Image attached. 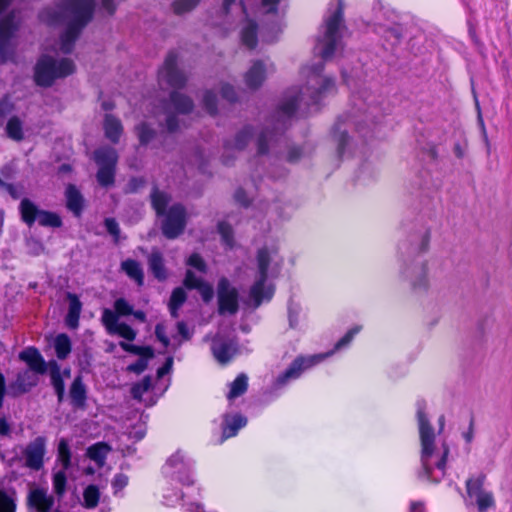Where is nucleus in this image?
I'll use <instances>...</instances> for the list:
<instances>
[{
  "instance_id": "1",
  "label": "nucleus",
  "mask_w": 512,
  "mask_h": 512,
  "mask_svg": "<svg viewBox=\"0 0 512 512\" xmlns=\"http://www.w3.org/2000/svg\"><path fill=\"white\" fill-rule=\"evenodd\" d=\"M324 63L321 61L308 68L307 84L303 87L288 89L275 111L267 119L265 126L256 138V157L267 156L269 159L280 160L282 143L287 148L285 160L295 164L307 153L306 146L287 145L285 131L291 126L295 113L301 103L307 107L317 105L323 97L334 91L335 81L331 77H323Z\"/></svg>"
},
{
  "instance_id": "2",
  "label": "nucleus",
  "mask_w": 512,
  "mask_h": 512,
  "mask_svg": "<svg viewBox=\"0 0 512 512\" xmlns=\"http://www.w3.org/2000/svg\"><path fill=\"white\" fill-rule=\"evenodd\" d=\"M95 0H59L53 6L42 9L38 18L49 26L66 24L60 36V49L70 54L82 30L92 20Z\"/></svg>"
},
{
  "instance_id": "3",
  "label": "nucleus",
  "mask_w": 512,
  "mask_h": 512,
  "mask_svg": "<svg viewBox=\"0 0 512 512\" xmlns=\"http://www.w3.org/2000/svg\"><path fill=\"white\" fill-rule=\"evenodd\" d=\"M352 108L348 115L340 116L333 127V138L337 143V154L341 158L349 145L350 137L344 125H353L363 136L367 137L371 125H375L383 116L380 96L364 89L352 95Z\"/></svg>"
},
{
  "instance_id": "4",
  "label": "nucleus",
  "mask_w": 512,
  "mask_h": 512,
  "mask_svg": "<svg viewBox=\"0 0 512 512\" xmlns=\"http://www.w3.org/2000/svg\"><path fill=\"white\" fill-rule=\"evenodd\" d=\"M430 236L428 227L418 225L398 245L402 260L401 275L409 281L415 292L426 291L428 288L427 264L415 257L428 250Z\"/></svg>"
},
{
  "instance_id": "5",
  "label": "nucleus",
  "mask_w": 512,
  "mask_h": 512,
  "mask_svg": "<svg viewBox=\"0 0 512 512\" xmlns=\"http://www.w3.org/2000/svg\"><path fill=\"white\" fill-rule=\"evenodd\" d=\"M417 420L419 426V435L421 441V469L418 472V478L437 483L445 475L446 460L449 454V448L443 444L441 454L435 453V433L434 429L425 413L426 401L418 399L416 402Z\"/></svg>"
},
{
  "instance_id": "6",
  "label": "nucleus",
  "mask_w": 512,
  "mask_h": 512,
  "mask_svg": "<svg viewBox=\"0 0 512 512\" xmlns=\"http://www.w3.org/2000/svg\"><path fill=\"white\" fill-rule=\"evenodd\" d=\"M258 276L251 286L249 296L254 302V308L259 307L263 301H269L273 294L272 286H265L269 277H277L283 266V258L279 255L276 247L264 246L257 251L256 255Z\"/></svg>"
},
{
  "instance_id": "7",
  "label": "nucleus",
  "mask_w": 512,
  "mask_h": 512,
  "mask_svg": "<svg viewBox=\"0 0 512 512\" xmlns=\"http://www.w3.org/2000/svg\"><path fill=\"white\" fill-rule=\"evenodd\" d=\"M344 26V4L342 0H338L336 10L329 15L322 26L323 31L317 37L314 47L323 61L331 59L338 51L343 49L342 29Z\"/></svg>"
},
{
  "instance_id": "8",
  "label": "nucleus",
  "mask_w": 512,
  "mask_h": 512,
  "mask_svg": "<svg viewBox=\"0 0 512 512\" xmlns=\"http://www.w3.org/2000/svg\"><path fill=\"white\" fill-rule=\"evenodd\" d=\"M359 331L360 327L350 329L339 341H337L334 349L328 353L310 357L298 356L295 358L289 367L277 377L275 387L277 389L284 387L289 381L299 378L305 370L313 367L324 358L332 355L335 351L347 347Z\"/></svg>"
},
{
  "instance_id": "9",
  "label": "nucleus",
  "mask_w": 512,
  "mask_h": 512,
  "mask_svg": "<svg viewBox=\"0 0 512 512\" xmlns=\"http://www.w3.org/2000/svg\"><path fill=\"white\" fill-rule=\"evenodd\" d=\"M75 72V64L69 58L55 59L50 55H41L34 67V81L37 86L51 87L57 79L65 78Z\"/></svg>"
},
{
  "instance_id": "10",
  "label": "nucleus",
  "mask_w": 512,
  "mask_h": 512,
  "mask_svg": "<svg viewBox=\"0 0 512 512\" xmlns=\"http://www.w3.org/2000/svg\"><path fill=\"white\" fill-rule=\"evenodd\" d=\"M21 19L15 11L9 12L0 21V59L2 62H14L16 58L17 33Z\"/></svg>"
},
{
  "instance_id": "11",
  "label": "nucleus",
  "mask_w": 512,
  "mask_h": 512,
  "mask_svg": "<svg viewBox=\"0 0 512 512\" xmlns=\"http://www.w3.org/2000/svg\"><path fill=\"white\" fill-rule=\"evenodd\" d=\"M21 220L29 227L36 221L42 227L60 228L63 225L61 217L52 211L40 209L29 198H23L19 204Z\"/></svg>"
},
{
  "instance_id": "12",
  "label": "nucleus",
  "mask_w": 512,
  "mask_h": 512,
  "mask_svg": "<svg viewBox=\"0 0 512 512\" xmlns=\"http://www.w3.org/2000/svg\"><path fill=\"white\" fill-rule=\"evenodd\" d=\"M161 232L167 239H176L183 234L187 225V211L183 204L171 205L167 212L161 215Z\"/></svg>"
},
{
  "instance_id": "13",
  "label": "nucleus",
  "mask_w": 512,
  "mask_h": 512,
  "mask_svg": "<svg viewBox=\"0 0 512 512\" xmlns=\"http://www.w3.org/2000/svg\"><path fill=\"white\" fill-rule=\"evenodd\" d=\"M193 464L190 458H187L181 450H178L167 460L164 472L183 485H192L194 483Z\"/></svg>"
},
{
  "instance_id": "14",
  "label": "nucleus",
  "mask_w": 512,
  "mask_h": 512,
  "mask_svg": "<svg viewBox=\"0 0 512 512\" xmlns=\"http://www.w3.org/2000/svg\"><path fill=\"white\" fill-rule=\"evenodd\" d=\"M178 54L171 50L168 52L162 67L158 71L160 82H165L174 89H182L187 83L186 73L178 66Z\"/></svg>"
},
{
  "instance_id": "15",
  "label": "nucleus",
  "mask_w": 512,
  "mask_h": 512,
  "mask_svg": "<svg viewBox=\"0 0 512 512\" xmlns=\"http://www.w3.org/2000/svg\"><path fill=\"white\" fill-rule=\"evenodd\" d=\"M218 313L234 315L239 310V292L229 279L221 277L217 283Z\"/></svg>"
},
{
  "instance_id": "16",
  "label": "nucleus",
  "mask_w": 512,
  "mask_h": 512,
  "mask_svg": "<svg viewBox=\"0 0 512 512\" xmlns=\"http://www.w3.org/2000/svg\"><path fill=\"white\" fill-rule=\"evenodd\" d=\"M47 452V439L37 436L22 450L25 467L33 471H39L44 467V458Z\"/></svg>"
},
{
  "instance_id": "17",
  "label": "nucleus",
  "mask_w": 512,
  "mask_h": 512,
  "mask_svg": "<svg viewBox=\"0 0 512 512\" xmlns=\"http://www.w3.org/2000/svg\"><path fill=\"white\" fill-rule=\"evenodd\" d=\"M254 134V128L252 125H245L239 130L233 139H227L224 141L223 146L225 149L222 155V163L229 166L233 163L235 156L231 155V151H242L249 144Z\"/></svg>"
},
{
  "instance_id": "18",
  "label": "nucleus",
  "mask_w": 512,
  "mask_h": 512,
  "mask_svg": "<svg viewBox=\"0 0 512 512\" xmlns=\"http://www.w3.org/2000/svg\"><path fill=\"white\" fill-rule=\"evenodd\" d=\"M211 352L220 364H227L237 354L238 342L235 338L216 335L212 339Z\"/></svg>"
},
{
  "instance_id": "19",
  "label": "nucleus",
  "mask_w": 512,
  "mask_h": 512,
  "mask_svg": "<svg viewBox=\"0 0 512 512\" xmlns=\"http://www.w3.org/2000/svg\"><path fill=\"white\" fill-rule=\"evenodd\" d=\"M54 503V497L49 495L46 489L35 487L29 490L27 495L28 509L35 512H50Z\"/></svg>"
},
{
  "instance_id": "20",
  "label": "nucleus",
  "mask_w": 512,
  "mask_h": 512,
  "mask_svg": "<svg viewBox=\"0 0 512 512\" xmlns=\"http://www.w3.org/2000/svg\"><path fill=\"white\" fill-rule=\"evenodd\" d=\"M37 373L32 370H24L17 374L16 380L9 386V394L13 397L29 392L38 384Z\"/></svg>"
},
{
  "instance_id": "21",
  "label": "nucleus",
  "mask_w": 512,
  "mask_h": 512,
  "mask_svg": "<svg viewBox=\"0 0 512 512\" xmlns=\"http://www.w3.org/2000/svg\"><path fill=\"white\" fill-rule=\"evenodd\" d=\"M19 359L24 361L28 366V370H32L37 374H45L47 372V368L49 367V363L47 364L39 352V350L35 347H28L19 353Z\"/></svg>"
},
{
  "instance_id": "22",
  "label": "nucleus",
  "mask_w": 512,
  "mask_h": 512,
  "mask_svg": "<svg viewBox=\"0 0 512 512\" xmlns=\"http://www.w3.org/2000/svg\"><path fill=\"white\" fill-rule=\"evenodd\" d=\"M66 208L77 218L81 217L85 208V199L81 191L74 184L65 188Z\"/></svg>"
},
{
  "instance_id": "23",
  "label": "nucleus",
  "mask_w": 512,
  "mask_h": 512,
  "mask_svg": "<svg viewBox=\"0 0 512 512\" xmlns=\"http://www.w3.org/2000/svg\"><path fill=\"white\" fill-rule=\"evenodd\" d=\"M247 422V418L240 413L224 414L222 421V441L236 436L238 431L247 425Z\"/></svg>"
},
{
  "instance_id": "24",
  "label": "nucleus",
  "mask_w": 512,
  "mask_h": 512,
  "mask_svg": "<svg viewBox=\"0 0 512 512\" xmlns=\"http://www.w3.org/2000/svg\"><path fill=\"white\" fill-rule=\"evenodd\" d=\"M70 404L75 409H85L87 401V387L82 375H77L69 388Z\"/></svg>"
},
{
  "instance_id": "25",
  "label": "nucleus",
  "mask_w": 512,
  "mask_h": 512,
  "mask_svg": "<svg viewBox=\"0 0 512 512\" xmlns=\"http://www.w3.org/2000/svg\"><path fill=\"white\" fill-rule=\"evenodd\" d=\"M93 160L98 168L108 167L116 169L118 154L113 147L102 146L93 152Z\"/></svg>"
},
{
  "instance_id": "26",
  "label": "nucleus",
  "mask_w": 512,
  "mask_h": 512,
  "mask_svg": "<svg viewBox=\"0 0 512 512\" xmlns=\"http://www.w3.org/2000/svg\"><path fill=\"white\" fill-rule=\"evenodd\" d=\"M148 267L158 281L162 282L167 279L168 272L165 267V260L163 254L158 249H153L148 256Z\"/></svg>"
},
{
  "instance_id": "27",
  "label": "nucleus",
  "mask_w": 512,
  "mask_h": 512,
  "mask_svg": "<svg viewBox=\"0 0 512 512\" xmlns=\"http://www.w3.org/2000/svg\"><path fill=\"white\" fill-rule=\"evenodd\" d=\"M266 77L265 66L257 60L245 74V83L250 89H258Z\"/></svg>"
},
{
  "instance_id": "28",
  "label": "nucleus",
  "mask_w": 512,
  "mask_h": 512,
  "mask_svg": "<svg viewBox=\"0 0 512 512\" xmlns=\"http://www.w3.org/2000/svg\"><path fill=\"white\" fill-rule=\"evenodd\" d=\"M67 299L69 300V308L65 317V323L70 329H76L79 325L82 303L78 296L73 293H68Z\"/></svg>"
},
{
  "instance_id": "29",
  "label": "nucleus",
  "mask_w": 512,
  "mask_h": 512,
  "mask_svg": "<svg viewBox=\"0 0 512 512\" xmlns=\"http://www.w3.org/2000/svg\"><path fill=\"white\" fill-rule=\"evenodd\" d=\"M104 131L107 139L114 144L118 143L123 132L121 121L114 115L106 114L104 118Z\"/></svg>"
},
{
  "instance_id": "30",
  "label": "nucleus",
  "mask_w": 512,
  "mask_h": 512,
  "mask_svg": "<svg viewBox=\"0 0 512 512\" xmlns=\"http://www.w3.org/2000/svg\"><path fill=\"white\" fill-rule=\"evenodd\" d=\"M169 102L179 114H189L194 109L193 100L178 91H172L169 94Z\"/></svg>"
},
{
  "instance_id": "31",
  "label": "nucleus",
  "mask_w": 512,
  "mask_h": 512,
  "mask_svg": "<svg viewBox=\"0 0 512 512\" xmlns=\"http://www.w3.org/2000/svg\"><path fill=\"white\" fill-rule=\"evenodd\" d=\"M150 198L151 205L158 217L167 212V206L171 201V197L168 193L160 191L156 186H154L150 194Z\"/></svg>"
},
{
  "instance_id": "32",
  "label": "nucleus",
  "mask_w": 512,
  "mask_h": 512,
  "mask_svg": "<svg viewBox=\"0 0 512 512\" xmlns=\"http://www.w3.org/2000/svg\"><path fill=\"white\" fill-rule=\"evenodd\" d=\"M121 269L130 279L134 280L138 286L144 284V272L138 261L133 259L122 261Z\"/></svg>"
},
{
  "instance_id": "33",
  "label": "nucleus",
  "mask_w": 512,
  "mask_h": 512,
  "mask_svg": "<svg viewBox=\"0 0 512 512\" xmlns=\"http://www.w3.org/2000/svg\"><path fill=\"white\" fill-rule=\"evenodd\" d=\"M110 451L111 447L107 443L98 442L87 449V456L99 467H102L105 464L107 455Z\"/></svg>"
},
{
  "instance_id": "34",
  "label": "nucleus",
  "mask_w": 512,
  "mask_h": 512,
  "mask_svg": "<svg viewBox=\"0 0 512 512\" xmlns=\"http://www.w3.org/2000/svg\"><path fill=\"white\" fill-rule=\"evenodd\" d=\"M135 132L139 139L141 146H148L154 140L157 139L159 133L155 130L151 124L147 122H141L135 127Z\"/></svg>"
},
{
  "instance_id": "35",
  "label": "nucleus",
  "mask_w": 512,
  "mask_h": 512,
  "mask_svg": "<svg viewBox=\"0 0 512 512\" xmlns=\"http://www.w3.org/2000/svg\"><path fill=\"white\" fill-rule=\"evenodd\" d=\"M257 23L254 20H248L246 25L241 31V40L244 45L249 49H254L257 46Z\"/></svg>"
},
{
  "instance_id": "36",
  "label": "nucleus",
  "mask_w": 512,
  "mask_h": 512,
  "mask_svg": "<svg viewBox=\"0 0 512 512\" xmlns=\"http://www.w3.org/2000/svg\"><path fill=\"white\" fill-rule=\"evenodd\" d=\"M248 389V377L245 373H240L233 382L230 383V390L227 394L229 401L242 396Z\"/></svg>"
},
{
  "instance_id": "37",
  "label": "nucleus",
  "mask_w": 512,
  "mask_h": 512,
  "mask_svg": "<svg viewBox=\"0 0 512 512\" xmlns=\"http://www.w3.org/2000/svg\"><path fill=\"white\" fill-rule=\"evenodd\" d=\"M54 349L58 359H66L72 350L70 337L65 333L58 334L54 340Z\"/></svg>"
},
{
  "instance_id": "38",
  "label": "nucleus",
  "mask_w": 512,
  "mask_h": 512,
  "mask_svg": "<svg viewBox=\"0 0 512 512\" xmlns=\"http://www.w3.org/2000/svg\"><path fill=\"white\" fill-rule=\"evenodd\" d=\"M8 138L20 142L24 139L23 122L18 116H12L5 127Z\"/></svg>"
},
{
  "instance_id": "39",
  "label": "nucleus",
  "mask_w": 512,
  "mask_h": 512,
  "mask_svg": "<svg viewBox=\"0 0 512 512\" xmlns=\"http://www.w3.org/2000/svg\"><path fill=\"white\" fill-rule=\"evenodd\" d=\"M16 511V492L13 489H0V512Z\"/></svg>"
},
{
  "instance_id": "40",
  "label": "nucleus",
  "mask_w": 512,
  "mask_h": 512,
  "mask_svg": "<svg viewBox=\"0 0 512 512\" xmlns=\"http://www.w3.org/2000/svg\"><path fill=\"white\" fill-rule=\"evenodd\" d=\"M485 475L480 474L476 478H469L466 481V490L467 494L470 498H476L478 495L484 493L483 485H484Z\"/></svg>"
},
{
  "instance_id": "41",
  "label": "nucleus",
  "mask_w": 512,
  "mask_h": 512,
  "mask_svg": "<svg viewBox=\"0 0 512 512\" xmlns=\"http://www.w3.org/2000/svg\"><path fill=\"white\" fill-rule=\"evenodd\" d=\"M58 458L61 462L62 468L68 470L71 467L72 453L65 438H61L58 443Z\"/></svg>"
},
{
  "instance_id": "42",
  "label": "nucleus",
  "mask_w": 512,
  "mask_h": 512,
  "mask_svg": "<svg viewBox=\"0 0 512 512\" xmlns=\"http://www.w3.org/2000/svg\"><path fill=\"white\" fill-rule=\"evenodd\" d=\"M51 384L56 391L65 389V383L61 375L60 366L55 360L49 362Z\"/></svg>"
},
{
  "instance_id": "43",
  "label": "nucleus",
  "mask_w": 512,
  "mask_h": 512,
  "mask_svg": "<svg viewBox=\"0 0 512 512\" xmlns=\"http://www.w3.org/2000/svg\"><path fill=\"white\" fill-rule=\"evenodd\" d=\"M115 173L116 169L114 168H108V167H102L98 168L96 179L100 186L102 187H110L113 186L115 183Z\"/></svg>"
},
{
  "instance_id": "44",
  "label": "nucleus",
  "mask_w": 512,
  "mask_h": 512,
  "mask_svg": "<svg viewBox=\"0 0 512 512\" xmlns=\"http://www.w3.org/2000/svg\"><path fill=\"white\" fill-rule=\"evenodd\" d=\"M201 0H174L171 4L172 10L176 15H183L193 11Z\"/></svg>"
},
{
  "instance_id": "45",
  "label": "nucleus",
  "mask_w": 512,
  "mask_h": 512,
  "mask_svg": "<svg viewBox=\"0 0 512 512\" xmlns=\"http://www.w3.org/2000/svg\"><path fill=\"white\" fill-rule=\"evenodd\" d=\"M67 470H60L53 475L52 483H53V490L54 493L59 497H63L66 493V486H67V476H66Z\"/></svg>"
},
{
  "instance_id": "46",
  "label": "nucleus",
  "mask_w": 512,
  "mask_h": 512,
  "mask_svg": "<svg viewBox=\"0 0 512 512\" xmlns=\"http://www.w3.org/2000/svg\"><path fill=\"white\" fill-rule=\"evenodd\" d=\"M119 346L128 353L138 355V356H147L154 357V350L150 346H138L134 344H130L124 341L119 343Z\"/></svg>"
},
{
  "instance_id": "47",
  "label": "nucleus",
  "mask_w": 512,
  "mask_h": 512,
  "mask_svg": "<svg viewBox=\"0 0 512 512\" xmlns=\"http://www.w3.org/2000/svg\"><path fill=\"white\" fill-rule=\"evenodd\" d=\"M86 508H95L98 505L100 492L96 485H88L83 493Z\"/></svg>"
},
{
  "instance_id": "48",
  "label": "nucleus",
  "mask_w": 512,
  "mask_h": 512,
  "mask_svg": "<svg viewBox=\"0 0 512 512\" xmlns=\"http://www.w3.org/2000/svg\"><path fill=\"white\" fill-rule=\"evenodd\" d=\"M152 387L151 376H145L141 382L135 383L131 387V396L135 400H141L144 393L149 391Z\"/></svg>"
},
{
  "instance_id": "49",
  "label": "nucleus",
  "mask_w": 512,
  "mask_h": 512,
  "mask_svg": "<svg viewBox=\"0 0 512 512\" xmlns=\"http://www.w3.org/2000/svg\"><path fill=\"white\" fill-rule=\"evenodd\" d=\"M102 322L109 334H113V331L121 323L119 322V315L116 313V311L108 308L104 309L102 313Z\"/></svg>"
},
{
  "instance_id": "50",
  "label": "nucleus",
  "mask_w": 512,
  "mask_h": 512,
  "mask_svg": "<svg viewBox=\"0 0 512 512\" xmlns=\"http://www.w3.org/2000/svg\"><path fill=\"white\" fill-rule=\"evenodd\" d=\"M217 229L224 244L229 248H232L234 244V233L232 226L229 223L223 221L218 223Z\"/></svg>"
},
{
  "instance_id": "51",
  "label": "nucleus",
  "mask_w": 512,
  "mask_h": 512,
  "mask_svg": "<svg viewBox=\"0 0 512 512\" xmlns=\"http://www.w3.org/2000/svg\"><path fill=\"white\" fill-rule=\"evenodd\" d=\"M202 101H203L204 108L206 109V111L210 115H216L217 114V111H218V108H217L218 100H217V95L213 91H211V90L205 91V93L203 95V100Z\"/></svg>"
},
{
  "instance_id": "52",
  "label": "nucleus",
  "mask_w": 512,
  "mask_h": 512,
  "mask_svg": "<svg viewBox=\"0 0 512 512\" xmlns=\"http://www.w3.org/2000/svg\"><path fill=\"white\" fill-rule=\"evenodd\" d=\"M403 27L399 24L388 27L384 31V37L390 41L392 45L398 44L403 37Z\"/></svg>"
},
{
  "instance_id": "53",
  "label": "nucleus",
  "mask_w": 512,
  "mask_h": 512,
  "mask_svg": "<svg viewBox=\"0 0 512 512\" xmlns=\"http://www.w3.org/2000/svg\"><path fill=\"white\" fill-rule=\"evenodd\" d=\"M104 226L106 231L113 237V241L115 244L120 241L121 229L117 220L113 217H108L104 219Z\"/></svg>"
},
{
  "instance_id": "54",
  "label": "nucleus",
  "mask_w": 512,
  "mask_h": 512,
  "mask_svg": "<svg viewBox=\"0 0 512 512\" xmlns=\"http://www.w3.org/2000/svg\"><path fill=\"white\" fill-rule=\"evenodd\" d=\"M475 500L479 512H486L489 508L494 506V498L491 492L485 491L478 495Z\"/></svg>"
},
{
  "instance_id": "55",
  "label": "nucleus",
  "mask_w": 512,
  "mask_h": 512,
  "mask_svg": "<svg viewBox=\"0 0 512 512\" xmlns=\"http://www.w3.org/2000/svg\"><path fill=\"white\" fill-rule=\"evenodd\" d=\"M187 300V294L182 287L175 288L170 296L169 304L173 305V309L181 308Z\"/></svg>"
},
{
  "instance_id": "56",
  "label": "nucleus",
  "mask_w": 512,
  "mask_h": 512,
  "mask_svg": "<svg viewBox=\"0 0 512 512\" xmlns=\"http://www.w3.org/2000/svg\"><path fill=\"white\" fill-rule=\"evenodd\" d=\"M151 358L152 357L140 356V358L136 362H134L126 367V371L140 375L147 369L148 361Z\"/></svg>"
},
{
  "instance_id": "57",
  "label": "nucleus",
  "mask_w": 512,
  "mask_h": 512,
  "mask_svg": "<svg viewBox=\"0 0 512 512\" xmlns=\"http://www.w3.org/2000/svg\"><path fill=\"white\" fill-rule=\"evenodd\" d=\"M113 334H118L127 341H133L136 338V331L124 322H121L118 325V327L113 331Z\"/></svg>"
},
{
  "instance_id": "58",
  "label": "nucleus",
  "mask_w": 512,
  "mask_h": 512,
  "mask_svg": "<svg viewBox=\"0 0 512 512\" xmlns=\"http://www.w3.org/2000/svg\"><path fill=\"white\" fill-rule=\"evenodd\" d=\"M186 263L201 273L207 272V264L199 253H192Z\"/></svg>"
},
{
  "instance_id": "59",
  "label": "nucleus",
  "mask_w": 512,
  "mask_h": 512,
  "mask_svg": "<svg viewBox=\"0 0 512 512\" xmlns=\"http://www.w3.org/2000/svg\"><path fill=\"white\" fill-rule=\"evenodd\" d=\"M0 188L4 189L13 199H19L24 194L22 186L5 182L0 178Z\"/></svg>"
},
{
  "instance_id": "60",
  "label": "nucleus",
  "mask_w": 512,
  "mask_h": 512,
  "mask_svg": "<svg viewBox=\"0 0 512 512\" xmlns=\"http://www.w3.org/2000/svg\"><path fill=\"white\" fill-rule=\"evenodd\" d=\"M204 282L203 279L197 277L195 273L191 270H187L185 274V278L183 280L184 286L189 289H198V287Z\"/></svg>"
},
{
  "instance_id": "61",
  "label": "nucleus",
  "mask_w": 512,
  "mask_h": 512,
  "mask_svg": "<svg viewBox=\"0 0 512 512\" xmlns=\"http://www.w3.org/2000/svg\"><path fill=\"white\" fill-rule=\"evenodd\" d=\"M114 309L119 316H129L133 313V307L124 298L115 300Z\"/></svg>"
},
{
  "instance_id": "62",
  "label": "nucleus",
  "mask_w": 512,
  "mask_h": 512,
  "mask_svg": "<svg viewBox=\"0 0 512 512\" xmlns=\"http://www.w3.org/2000/svg\"><path fill=\"white\" fill-rule=\"evenodd\" d=\"M375 176V173L373 169L371 168L370 164L365 163L363 164L357 175V181L361 184H366L370 178H373Z\"/></svg>"
},
{
  "instance_id": "63",
  "label": "nucleus",
  "mask_w": 512,
  "mask_h": 512,
  "mask_svg": "<svg viewBox=\"0 0 512 512\" xmlns=\"http://www.w3.org/2000/svg\"><path fill=\"white\" fill-rule=\"evenodd\" d=\"M198 292L200 293L201 297H202V300L205 302V303H209L212 299H213V296H214V290H213V287L211 284H209L208 282L204 281L199 287H198Z\"/></svg>"
},
{
  "instance_id": "64",
  "label": "nucleus",
  "mask_w": 512,
  "mask_h": 512,
  "mask_svg": "<svg viewBox=\"0 0 512 512\" xmlns=\"http://www.w3.org/2000/svg\"><path fill=\"white\" fill-rule=\"evenodd\" d=\"M221 96L229 102H235L237 100V93L234 87L230 84H223L220 90Z\"/></svg>"
}]
</instances>
